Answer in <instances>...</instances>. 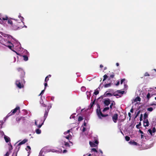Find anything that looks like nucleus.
I'll return each mask as SVG.
<instances>
[{
	"label": "nucleus",
	"instance_id": "nucleus-40",
	"mask_svg": "<svg viewBox=\"0 0 156 156\" xmlns=\"http://www.w3.org/2000/svg\"><path fill=\"white\" fill-rule=\"evenodd\" d=\"M103 77H104V79L103 80V81H104L106 79V78L108 77V76L106 74H105L104 75Z\"/></svg>",
	"mask_w": 156,
	"mask_h": 156
},
{
	"label": "nucleus",
	"instance_id": "nucleus-20",
	"mask_svg": "<svg viewBox=\"0 0 156 156\" xmlns=\"http://www.w3.org/2000/svg\"><path fill=\"white\" fill-rule=\"evenodd\" d=\"M111 105L110 106V108L112 109V108L115 107V103L114 101H112L111 102Z\"/></svg>",
	"mask_w": 156,
	"mask_h": 156
},
{
	"label": "nucleus",
	"instance_id": "nucleus-5",
	"mask_svg": "<svg viewBox=\"0 0 156 156\" xmlns=\"http://www.w3.org/2000/svg\"><path fill=\"white\" fill-rule=\"evenodd\" d=\"M7 22L8 24H10L11 26L13 25L12 22L11 20H8V18L7 16L3 17L0 18V23L4 25V23Z\"/></svg>",
	"mask_w": 156,
	"mask_h": 156
},
{
	"label": "nucleus",
	"instance_id": "nucleus-1",
	"mask_svg": "<svg viewBox=\"0 0 156 156\" xmlns=\"http://www.w3.org/2000/svg\"><path fill=\"white\" fill-rule=\"evenodd\" d=\"M72 133L70 132V130L64 132L63 139L62 140V143L64 144L66 147H69L68 141H69L72 138Z\"/></svg>",
	"mask_w": 156,
	"mask_h": 156
},
{
	"label": "nucleus",
	"instance_id": "nucleus-12",
	"mask_svg": "<svg viewBox=\"0 0 156 156\" xmlns=\"http://www.w3.org/2000/svg\"><path fill=\"white\" fill-rule=\"evenodd\" d=\"M154 95H156V93L153 92V93H150L149 92L147 94V98L148 100H149L150 98L151 97Z\"/></svg>",
	"mask_w": 156,
	"mask_h": 156
},
{
	"label": "nucleus",
	"instance_id": "nucleus-59",
	"mask_svg": "<svg viewBox=\"0 0 156 156\" xmlns=\"http://www.w3.org/2000/svg\"><path fill=\"white\" fill-rule=\"evenodd\" d=\"M140 132L141 134L143 133V131L141 130H140Z\"/></svg>",
	"mask_w": 156,
	"mask_h": 156
},
{
	"label": "nucleus",
	"instance_id": "nucleus-56",
	"mask_svg": "<svg viewBox=\"0 0 156 156\" xmlns=\"http://www.w3.org/2000/svg\"><path fill=\"white\" fill-rule=\"evenodd\" d=\"M21 117H20V118H17L16 119V120L17 121H20V120H21Z\"/></svg>",
	"mask_w": 156,
	"mask_h": 156
},
{
	"label": "nucleus",
	"instance_id": "nucleus-27",
	"mask_svg": "<svg viewBox=\"0 0 156 156\" xmlns=\"http://www.w3.org/2000/svg\"><path fill=\"white\" fill-rule=\"evenodd\" d=\"M35 131H36V133L37 134H40L41 133V130L40 129H36Z\"/></svg>",
	"mask_w": 156,
	"mask_h": 156
},
{
	"label": "nucleus",
	"instance_id": "nucleus-49",
	"mask_svg": "<svg viewBox=\"0 0 156 156\" xmlns=\"http://www.w3.org/2000/svg\"><path fill=\"white\" fill-rule=\"evenodd\" d=\"M47 82H45V83H44V85L45 86L44 89H45L46 87L47 86Z\"/></svg>",
	"mask_w": 156,
	"mask_h": 156
},
{
	"label": "nucleus",
	"instance_id": "nucleus-19",
	"mask_svg": "<svg viewBox=\"0 0 156 156\" xmlns=\"http://www.w3.org/2000/svg\"><path fill=\"white\" fill-rule=\"evenodd\" d=\"M125 81H126V80L125 79H122L121 80V84H122V83H124V87H125V88H126L127 87V85L126 84V81L125 82Z\"/></svg>",
	"mask_w": 156,
	"mask_h": 156
},
{
	"label": "nucleus",
	"instance_id": "nucleus-21",
	"mask_svg": "<svg viewBox=\"0 0 156 156\" xmlns=\"http://www.w3.org/2000/svg\"><path fill=\"white\" fill-rule=\"evenodd\" d=\"M26 150L27 151H28V153H29L28 154V156L30 153L31 148L30 146H27V148H26Z\"/></svg>",
	"mask_w": 156,
	"mask_h": 156
},
{
	"label": "nucleus",
	"instance_id": "nucleus-38",
	"mask_svg": "<svg viewBox=\"0 0 156 156\" xmlns=\"http://www.w3.org/2000/svg\"><path fill=\"white\" fill-rule=\"evenodd\" d=\"M3 123V122L2 121H0V129L2 128V125Z\"/></svg>",
	"mask_w": 156,
	"mask_h": 156
},
{
	"label": "nucleus",
	"instance_id": "nucleus-46",
	"mask_svg": "<svg viewBox=\"0 0 156 156\" xmlns=\"http://www.w3.org/2000/svg\"><path fill=\"white\" fill-rule=\"evenodd\" d=\"M45 89H44V90H42L41 91V93H40V94L39 95V96H40V95H41V94H43V93H44V91Z\"/></svg>",
	"mask_w": 156,
	"mask_h": 156
},
{
	"label": "nucleus",
	"instance_id": "nucleus-4",
	"mask_svg": "<svg viewBox=\"0 0 156 156\" xmlns=\"http://www.w3.org/2000/svg\"><path fill=\"white\" fill-rule=\"evenodd\" d=\"M52 106V104L50 103L49 104V105L47 107V108L46 110H45V112L44 114V119L42 120H41V124H38V122L39 120H37V121L36 120H35V123L36 126H37V127L38 128H40L42 126L43 124L44 123L46 119V118L47 117V116L48 115V113L49 112V109L50 108H51Z\"/></svg>",
	"mask_w": 156,
	"mask_h": 156
},
{
	"label": "nucleus",
	"instance_id": "nucleus-34",
	"mask_svg": "<svg viewBox=\"0 0 156 156\" xmlns=\"http://www.w3.org/2000/svg\"><path fill=\"white\" fill-rule=\"evenodd\" d=\"M99 91L97 89L96 90L94 93V94L95 95H97Z\"/></svg>",
	"mask_w": 156,
	"mask_h": 156
},
{
	"label": "nucleus",
	"instance_id": "nucleus-18",
	"mask_svg": "<svg viewBox=\"0 0 156 156\" xmlns=\"http://www.w3.org/2000/svg\"><path fill=\"white\" fill-rule=\"evenodd\" d=\"M4 138L6 143L9 142L10 140V138L5 135H4Z\"/></svg>",
	"mask_w": 156,
	"mask_h": 156
},
{
	"label": "nucleus",
	"instance_id": "nucleus-31",
	"mask_svg": "<svg viewBox=\"0 0 156 156\" xmlns=\"http://www.w3.org/2000/svg\"><path fill=\"white\" fill-rule=\"evenodd\" d=\"M50 151L51 152H57V153H58V152H61L62 151H57V150H56L51 149V150Z\"/></svg>",
	"mask_w": 156,
	"mask_h": 156
},
{
	"label": "nucleus",
	"instance_id": "nucleus-58",
	"mask_svg": "<svg viewBox=\"0 0 156 156\" xmlns=\"http://www.w3.org/2000/svg\"><path fill=\"white\" fill-rule=\"evenodd\" d=\"M54 97H52L51 98V100L52 101H54Z\"/></svg>",
	"mask_w": 156,
	"mask_h": 156
},
{
	"label": "nucleus",
	"instance_id": "nucleus-48",
	"mask_svg": "<svg viewBox=\"0 0 156 156\" xmlns=\"http://www.w3.org/2000/svg\"><path fill=\"white\" fill-rule=\"evenodd\" d=\"M80 107H78L77 109V112H80Z\"/></svg>",
	"mask_w": 156,
	"mask_h": 156
},
{
	"label": "nucleus",
	"instance_id": "nucleus-9",
	"mask_svg": "<svg viewBox=\"0 0 156 156\" xmlns=\"http://www.w3.org/2000/svg\"><path fill=\"white\" fill-rule=\"evenodd\" d=\"M89 144L91 147H96L97 146L98 144V141L96 140L94 142L90 141Z\"/></svg>",
	"mask_w": 156,
	"mask_h": 156
},
{
	"label": "nucleus",
	"instance_id": "nucleus-60",
	"mask_svg": "<svg viewBox=\"0 0 156 156\" xmlns=\"http://www.w3.org/2000/svg\"><path fill=\"white\" fill-rule=\"evenodd\" d=\"M99 151L101 153V154H102L103 152H102V151L101 150H99Z\"/></svg>",
	"mask_w": 156,
	"mask_h": 156
},
{
	"label": "nucleus",
	"instance_id": "nucleus-10",
	"mask_svg": "<svg viewBox=\"0 0 156 156\" xmlns=\"http://www.w3.org/2000/svg\"><path fill=\"white\" fill-rule=\"evenodd\" d=\"M82 128V130L83 132H84L87 129H88V128L87 127V124L85 122H84L83 125L81 126V129Z\"/></svg>",
	"mask_w": 156,
	"mask_h": 156
},
{
	"label": "nucleus",
	"instance_id": "nucleus-29",
	"mask_svg": "<svg viewBox=\"0 0 156 156\" xmlns=\"http://www.w3.org/2000/svg\"><path fill=\"white\" fill-rule=\"evenodd\" d=\"M141 99L139 97H137L134 100V101L135 102L136 101H140Z\"/></svg>",
	"mask_w": 156,
	"mask_h": 156
},
{
	"label": "nucleus",
	"instance_id": "nucleus-42",
	"mask_svg": "<svg viewBox=\"0 0 156 156\" xmlns=\"http://www.w3.org/2000/svg\"><path fill=\"white\" fill-rule=\"evenodd\" d=\"M109 109V108L108 107L105 108L103 110V112H105V111H106L107 110H108Z\"/></svg>",
	"mask_w": 156,
	"mask_h": 156
},
{
	"label": "nucleus",
	"instance_id": "nucleus-63",
	"mask_svg": "<svg viewBox=\"0 0 156 156\" xmlns=\"http://www.w3.org/2000/svg\"><path fill=\"white\" fill-rule=\"evenodd\" d=\"M8 38H9V39H10V38H12V36H8Z\"/></svg>",
	"mask_w": 156,
	"mask_h": 156
},
{
	"label": "nucleus",
	"instance_id": "nucleus-32",
	"mask_svg": "<svg viewBox=\"0 0 156 156\" xmlns=\"http://www.w3.org/2000/svg\"><path fill=\"white\" fill-rule=\"evenodd\" d=\"M96 152L97 153V152H98V151H97V149H95L94 148H93L91 149V152Z\"/></svg>",
	"mask_w": 156,
	"mask_h": 156
},
{
	"label": "nucleus",
	"instance_id": "nucleus-37",
	"mask_svg": "<svg viewBox=\"0 0 156 156\" xmlns=\"http://www.w3.org/2000/svg\"><path fill=\"white\" fill-rule=\"evenodd\" d=\"M153 110V108L152 107L149 108L147 109V110L149 112H152Z\"/></svg>",
	"mask_w": 156,
	"mask_h": 156
},
{
	"label": "nucleus",
	"instance_id": "nucleus-17",
	"mask_svg": "<svg viewBox=\"0 0 156 156\" xmlns=\"http://www.w3.org/2000/svg\"><path fill=\"white\" fill-rule=\"evenodd\" d=\"M129 143L130 144L133 145L137 146L138 145V143L133 141H130L129 142Z\"/></svg>",
	"mask_w": 156,
	"mask_h": 156
},
{
	"label": "nucleus",
	"instance_id": "nucleus-30",
	"mask_svg": "<svg viewBox=\"0 0 156 156\" xmlns=\"http://www.w3.org/2000/svg\"><path fill=\"white\" fill-rule=\"evenodd\" d=\"M21 145V144H20V143L18 144L17 145H16V149H17L18 151H19V150L20 149Z\"/></svg>",
	"mask_w": 156,
	"mask_h": 156
},
{
	"label": "nucleus",
	"instance_id": "nucleus-13",
	"mask_svg": "<svg viewBox=\"0 0 156 156\" xmlns=\"http://www.w3.org/2000/svg\"><path fill=\"white\" fill-rule=\"evenodd\" d=\"M118 115L117 114H115L113 115L112 117V119L113 122L116 123L118 119Z\"/></svg>",
	"mask_w": 156,
	"mask_h": 156
},
{
	"label": "nucleus",
	"instance_id": "nucleus-61",
	"mask_svg": "<svg viewBox=\"0 0 156 156\" xmlns=\"http://www.w3.org/2000/svg\"><path fill=\"white\" fill-rule=\"evenodd\" d=\"M128 115H129V116L130 118L131 117V113L129 112L128 113Z\"/></svg>",
	"mask_w": 156,
	"mask_h": 156
},
{
	"label": "nucleus",
	"instance_id": "nucleus-15",
	"mask_svg": "<svg viewBox=\"0 0 156 156\" xmlns=\"http://www.w3.org/2000/svg\"><path fill=\"white\" fill-rule=\"evenodd\" d=\"M111 103V101L109 99H105L104 100V104L106 106H108Z\"/></svg>",
	"mask_w": 156,
	"mask_h": 156
},
{
	"label": "nucleus",
	"instance_id": "nucleus-28",
	"mask_svg": "<svg viewBox=\"0 0 156 156\" xmlns=\"http://www.w3.org/2000/svg\"><path fill=\"white\" fill-rule=\"evenodd\" d=\"M44 152L42 150H41L39 153V156H44Z\"/></svg>",
	"mask_w": 156,
	"mask_h": 156
},
{
	"label": "nucleus",
	"instance_id": "nucleus-26",
	"mask_svg": "<svg viewBox=\"0 0 156 156\" xmlns=\"http://www.w3.org/2000/svg\"><path fill=\"white\" fill-rule=\"evenodd\" d=\"M90 92L87 91L86 92V94L87 95V98L88 99H89L90 96Z\"/></svg>",
	"mask_w": 156,
	"mask_h": 156
},
{
	"label": "nucleus",
	"instance_id": "nucleus-6",
	"mask_svg": "<svg viewBox=\"0 0 156 156\" xmlns=\"http://www.w3.org/2000/svg\"><path fill=\"white\" fill-rule=\"evenodd\" d=\"M3 44L5 45L8 47L9 49L12 50L13 51H13L12 49L14 47L15 45H13V44H12L11 42L9 41H7V40H4V42H3Z\"/></svg>",
	"mask_w": 156,
	"mask_h": 156
},
{
	"label": "nucleus",
	"instance_id": "nucleus-57",
	"mask_svg": "<svg viewBox=\"0 0 156 156\" xmlns=\"http://www.w3.org/2000/svg\"><path fill=\"white\" fill-rule=\"evenodd\" d=\"M51 76V75H49L48 76H47L46 77L47 78H50Z\"/></svg>",
	"mask_w": 156,
	"mask_h": 156
},
{
	"label": "nucleus",
	"instance_id": "nucleus-35",
	"mask_svg": "<svg viewBox=\"0 0 156 156\" xmlns=\"http://www.w3.org/2000/svg\"><path fill=\"white\" fill-rule=\"evenodd\" d=\"M144 119H147L148 117V114L146 113H145L144 114Z\"/></svg>",
	"mask_w": 156,
	"mask_h": 156
},
{
	"label": "nucleus",
	"instance_id": "nucleus-24",
	"mask_svg": "<svg viewBox=\"0 0 156 156\" xmlns=\"http://www.w3.org/2000/svg\"><path fill=\"white\" fill-rule=\"evenodd\" d=\"M27 141V140L26 139H25L23 140V141H21V142H20V144L21 145H22L25 144Z\"/></svg>",
	"mask_w": 156,
	"mask_h": 156
},
{
	"label": "nucleus",
	"instance_id": "nucleus-54",
	"mask_svg": "<svg viewBox=\"0 0 156 156\" xmlns=\"http://www.w3.org/2000/svg\"><path fill=\"white\" fill-rule=\"evenodd\" d=\"M9 154L8 152H7L4 156H9Z\"/></svg>",
	"mask_w": 156,
	"mask_h": 156
},
{
	"label": "nucleus",
	"instance_id": "nucleus-52",
	"mask_svg": "<svg viewBox=\"0 0 156 156\" xmlns=\"http://www.w3.org/2000/svg\"><path fill=\"white\" fill-rule=\"evenodd\" d=\"M114 74H112L110 75V77H111L112 78H113L114 77Z\"/></svg>",
	"mask_w": 156,
	"mask_h": 156
},
{
	"label": "nucleus",
	"instance_id": "nucleus-33",
	"mask_svg": "<svg viewBox=\"0 0 156 156\" xmlns=\"http://www.w3.org/2000/svg\"><path fill=\"white\" fill-rule=\"evenodd\" d=\"M111 86V83H108L104 85V87L105 88L109 87Z\"/></svg>",
	"mask_w": 156,
	"mask_h": 156
},
{
	"label": "nucleus",
	"instance_id": "nucleus-55",
	"mask_svg": "<svg viewBox=\"0 0 156 156\" xmlns=\"http://www.w3.org/2000/svg\"><path fill=\"white\" fill-rule=\"evenodd\" d=\"M119 84V81H118L117 82V83L115 84L116 86H118Z\"/></svg>",
	"mask_w": 156,
	"mask_h": 156
},
{
	"label": "nucleus",
	"instance_id": "nucleus-51",
	"mask_svg": "<svg viewBox=\"0 0 156 156\" xmlns=\"http://www.w3.org/2000/svg\"><path fill=\"white\" fill-rule=\"evenodd\" d=\"M75 116L74 115H72L70 116V119H72V118L73 119V118H75Z\"/></svg>",
	"mask_w": 156,
	"mask_h": 156
},
{
	"label": "nucleus",
	"instance_id": "nucleus-53",
	"mask_svg": "<svg viewBox=\"0 0 156 156\" xmlns=\"http://www.w3.org/2000/svg\"><path fill=\"white\" fill-rule=\"evenodd\" d=\"M142 116H143V115L142 114H141L140 115V121H141L142 120Z\"/></svg>",
	"mask_w": 156,
	"mask_h": 156
},
{
	"label": "nucleus",
	"instance_id": "nucleus-23",
	"mask_svg": "<svg viewBox=\"0 0 156 156\" xmlns=\"http://www.w3.org/2000/svg\"><path fill=\"white\" fill-rule=\"evenodd\" d=\"M148 91L150 93H153V92H154V93H155V90L154 88H151L149 89V90Z\"/></svg>",
	"mask_w": 156,
	"mask_h": 156
},
{
	"label": "nucleus",
	"instance_id": "nucleus-2",
	"mask_svg": "<svg viewBox=\"0 0 156 156\" xmlns=\"http://www.w3.org/2000/svg\"><path fill=\"white\" fill-rule=\"evenodd\" d=\"M18 71L20 72L21 73V81L17 80L16 82V84L17 86L19 88H21L23 87V83L24 82V80L22 78H23L25 75V73L21 68H18L17 69Z\"/></svg>",
	"mask_w": 156,
	"mask_h": 156
},
{
	"label": "nucleus",
	"instance_id": "nucleus-41",
	"mask_svg": "<svg viewBox=\"0 0 156 156\" xmlns=\"http://www.w3.org/2000/svg\"><path fill=\"white\" fill-rule=\"evenodd\" d=\"M126 140L127 141H129L130 140V137L128 136H126L125 137Z\"/></svg>",
	"mask_w": 156,
	"mask_h": 156
},
{
	"label": "nucleus",
	"instance_id": "nucleus-44",
	"mask_svg": "<svg viewBox=\"0 0 156 156\" xmlns=\"http://www.w3.org/2000/svg\"><path fill=\"white\" fill-rule=\"evenodd\" d=\"M40 103L42 105V106L45 107L46 106L45 104L43 103V101H41Z\"/></svg>",
	"mask_w": 156,
	"mask_h": 156
},
{
	"label": "nucleus",
	"instance_id": "nucleus-16",
	"mask_svg": "<svg viewBox=\"0 0 156 156\" xmlns=\"http://www.w3.org/2000/svg\"><path fill=\"white\" fill-rule=\"evenodd\" d=\"M149 123L147 119H144V126L146 127L149 126Z\"/></svg>",
	"mask_w": 156,
	"mask_h": 156
},
{
	"label": "nucleus",
	"instance_id": "nucleus-47",
	"mask_svg": "<svg viewBox=\"0 0 156 156\" xmlns=\"http://www.w3.org/2000/svg\"><path fill=\"white\" fill-rule=\"evenodd\" d=\"M125 91L123 90H119V92L121 94H123L124 93Z\"/></svg>",
	"mask_w": 156,
	"mask_h": 156
},
{
	"label": "nucleus",
	"instance_id": "nucleus-22",
	"mask_svg": "<svg viewBox=\"0 0 156 156\" xmlns=\"http://www.w3.org/2000/svg\"><path fill=\"white\" fill-rule=\"evenodd\" d=\"M19 18L20 19V22H18L19 23H20V22H21L23 24H24V23L23 22V20L24 18H23L20 15H19L18 16Z\"/></svg>",
	"mask_w": 156,
	"mask_h": 156
},
{
	"label": "nucleus",
	"instance_id": "nucleus-64",
	"mask_svg": "<svg viewBox=\"0 0 156 156\" xmlns=\"http://www.w3.org/2000/svg\"><path fill=\"white\" fill-rule=\"evenodd\" d=\"M130 112H133V109H131L130 110Z\"/></svg>",
	"mask_w": 156,
	"mask_h": 156
},
{
	"label": "nucleus",
	"instance_id": "nucleus-8",
	"mask_svg": "<svg viewBox=\"0 0 156 156\" xmlns=\"http://www.w3.org/2000/svg\"><path fill=\"white\" fill-rule=\"evenodd\" d=\"M19 110L20 107H17L14 109L12 110L11 112L9 113L7 115L6 118H7L9 117L15 113L17 110Z\"/></svg>",
	"mask_w": 156,
	"mask_h": 156
},
{
	"label": "nucleus",
	"instance_id": "nucleus-25",
	"mask_svg": "<svg viewBox=\"0 0 156 156\" xmlns=\"http://www.w3.org/2000/svg\"><path fill=\"white\" fill-rule=\"evenodd\" d=\"M104 96L105 97H107V96H112V94L111 93H108L107 92H106Z\"/></svg>",
	"mask_w": 156,
	"mask_h": 156
},
{
	"label": "nucleus",
	"instance_id": "nucleus-45",
	"mask_svg": "<svg viewBox=\"0 0 156 156\" xmlns=\"http://www.w3.org/2000/svg\"><path fill=\"white\" fill-rule=\"evenodd\" d=\"M49 78H47V77H46L45 79V82H47L49 80Z\"/></svg>",
	"mask_w": 156,
	"mask_h": 156
},
{
	"label": "nucleus",
	"instance_id": "nucleus-39",
	"mask_svg": "<svg viewBox=\"0 0 156 156\" xmlns=\"http://www.w3.org/2000/svg\"><path fill=\"white\" fill-rule=\"evenodd\" d=\"M81 90L83 91H85L86 90V88L84 87H82L81 88Z\"/></svg>",
	"mask_w": 156,
	"mask_h": 156
},
{
	"label": "nucleus",
	"instance_id": "nucleus-11",
	"mask_svg": "<svg viewBox=\"0 0 156 156\" xmlns=\"http://www.w3.org/2000/svg\"><path fill=\"white\" fill-rule=\"evenodd\" d=\"M148 132L150 133L151 135L152 136L154 135V134H153V133H155L156 132V129L155 127H153L152 130L151 129H149Z\"/></svg>",
	"mask_w": 156,
	"mask_h": 156
},
{
	"label": "nucleus",
	"instance_id": "nucleus-14",
	"mask_svg": "<svg viewBox=\"0 0 156 156\" xmlns=\"http://www.w3.org/2000/svg\"><path fill=\"white\" fill-rule=\"evenodd\" d=\"M12 29L14 30H17L23 27L22 26H17L15 25H12Z\"/></svg>",
	"mask_w": 156,
	"mask_h": 156
},
{
	"label": "nucleus",
	"instance_id": "nucleus-36",
	"mask_svg": "<svg viewBox=\"0 0 156 156\" xmlns=\"http://www.w3.org/2000/svg\"><path fill=\"white\" fill-rule=\"evenodd\" d=\"M83 119V118L81 116H79L78 119V121L80 122Z\"/></svg>",
	"mask_w": 156,
	"mask_h": 156
},
{
	"label": "nucleus",
	"instance_id": "nucleus-7",
	"mask_svg": "<svg viewBox=\"0 0 156 156\" xmlns=\"http://www.w3.org/2000/svg\"><path fill=\"white\" fill-rule=\"evenodd\" d=\"M96 113L98 117L100 119L103 117L108 116V114H103L100 109V108H98L96 110Z\"/></svg>",
	"mask_w": 156,
	"mask_h": 156
},
{
	"label": "nucleus",
	"instance_id": "nucleus-3",
	"mask_svg": "<svg viewBox=\"0 0 156 156\" xmlns=\"http://www.w3.org/2000/svg\"><path fill=\"white\" fill-rule=\"evenodd\" d=\"M16 44L17 46H15V49L17 51H20L21 53H22V51H23V53H24L26 55H23L24 61H26L28 60V56L29 55V53L26 50H24L23 48H21L20 43L18 42H16Z\"/></svg>",
	"mask_w": 156,
	"mask_h": 156
},
{
	"label": "nucleus",
	"instance_id": "nucleus-43",
	"mask_svg": "<svg viewBox=\"0 0 156 156\" xmlns=\"http://www.w3.org/2000/svg\"><path fill=\"white\" fill-rule=\"evenodd\" d=\"M0 135L2 136L3 135L4 136V133L2 131H0Z\"/></svg>",
	"mask_w": 156,
	"mask_h": 156
},
{
	"label": "nucleus",
	"instance_id": "nucleus-62",
	"mask_svg": "<svg viewBox=\"0 0 156 156\" xmlns=\"http://www.w3.org/2000/svg\"><path fill=\"white\" fill-rule=\"evenodd\" d=\"M116 65L117 66H119V64L118 63H116Z\"/></svg>",
	"mask_w": 156,
	"mask_h": 156
},
{
	"label": "nucleus",
	"instance_id": "nucleus-50",
	"mask_svg": "<svg viewBox=\"0 0 156 156\" xmlns=\"http://www.w3.org/2000/svg\"><path fill=\"white\" fill-rule=\"evenodd\" d=\"M144 76H149V75L148 73L146 72L145 73Z\"/></svg>",
	"mask_w": 156,
	"mask_h": 156
}]
</instances>
